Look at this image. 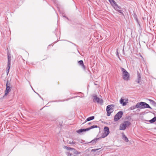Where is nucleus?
Returning a JSON list of instances; mask_svg holds the SVG:
<instances>
[{
	"label": "nucleus",
	"mask_w": 156,
	"mask_h": 156,
	"mask_svg": "<svg viewBox=\"0 0 156 156\" xmlns=\"http://www.w3.org/2000/svg\"><path fill=\"white\" fill-rule=\"evenodd\" d=\"M122 73V76L124 80H128L129 79V74L127 71L124 68L121 67Z\"/></svg>",
	"instance_id": "nucleus-1"
},
{
	"label": "nucleus",
	"mask_w": 156,
	"mask_h": 156,
	"mask_svg": "<svg viewBox=\"0 0 156 156\" xmlns=\"http://www.w3.org/2000/svg\"><path fill=\"white\" fill-rule=\"evenodd\" d=\"M136 106L138 107L140 109H144L145 108H151L148 104L145 102H140L136 104Z\"/></svg>",
	"instance_id": "nucleus-2"
},
{
	"label": "nucleus",
	"mask_w": 156,
	"mask_h": 156,
	"mask_svg": "<svg viewBox=\"0 0 156 156\" xmlns=\"http://www.w3.org/2000/svg\"><path fill=\"white\" fill-rule=\"evenodd\" d=\"M131 125V123L127 121H124L123 123L120 125L119 129L120 130H124L126 128Z\"/></svg>",
	"instance_id": "nucleus-3"
},
{
	"label": "nucleus",
	"mask_w": 156,
	"mask_h": 156,
	"mask_svg": "<svg viewBox=\"0 0 156 156\" xmlns=\"http://www.w3.org/2000/svg\"><path fill=\"white\" fill-rule=\"evenodd\" d=\"M114 105L112 104L108 105L107 106L106 110L108 116H110L111 113L113 112L114 111Z\"/></svg>",
	"instance_id": "nucleus-4"
},
{
	"label": "nucleus",
	"mask_w": 156,
	"mask_h": 156,
	"mask_svg": "<svg viewBox=\"0 0 156 156\" xmlns=\"http://www.w3.org/2000/svg\"><path fill=\"white\" fill-rule=\"evenodd\" d=\"M93 101L94 102H97L98 104H99L101 105H102L103 103V100L97 97V95L94 94L93 96Z\"/></svg>",
	"instance_id": "nucleus-5"
},
{
	"label": "nucleus",
	"mask_w": 156,
	"mask_h": 156,
	"mask_svg": "<svg viewBox=\"0 0 156 156\" xmlns=\"http://www.w3.org/2000/svg\"><path fill=\"white\" fill-rule=\"evenodd\" d=\"M104 133L102 134L101 136L100 137L101 138L105 137L109 133V128L107 126H105L104 129Z\"/></svg>",
	"instance_id": "nucleus-6"
},
{
	"label": "nucleus",
	"mask_w": 156,
	"mask_h": 156,
	"mask_svg": "<svg viewBox=\"0 0 156 156\" xmlns=\"http://www.w3.org/2000/svg\"><path fill=\"white\" fill-rule=\"evenodd\" d=\"M123 112L122 111L118 112L114 116V121L116 122L122 116Z\"/></svg>",
	"instance_id": "nucleus-7"
},
{
	"label": "nucleus",
	"mask_w": 156,
	"mask_h": 156,
	"mask_svg": "<svg viewBox=\"0 0 156 156\" xmlns=\"http://www.w3.org/2000/svg\"><path fill=\"white\" fill-rule=\"evenodd\" d=\"M113 6L115 10H116L117 11L119 12L120 13H121L122 14H123L122 11L121 10V7L119 6L116 4V3L115 4V5H114Z\"/></svg>",
	"instance_id": "nucleus-8"
},
{
	"label": "nucleus",
	"mask_w": 156,
	"mask_h": 156,
	"mask_svg": "<svg viewBox=\"0 0 156 156\" xmlns=\"http://www.w3.org/2000/svg\"><path fill=\"white\" fill-rule=\"evenodd\" d=\"M8 60L7 66L6 69V72L7 73V75L8 74L10 68L11 59H8Z\"/></svg>",
	"instance_id": "nucleus-9"
},
{
	"label": "nucleus",
	"mask_w": 156,
	"mask_h": 156,
	"mask_svg": "<svg viewBox=\"0 0 156 156\" xmlns=\"http://www.w3.org/2000/svg\"><path fill=\"white\" fill-rule=\"evenodd\" d=\"M12 87H9V86H6V89L5 91V94L3 96V98L5 96L7 95L8 94L11 90Z\"/></svg>",
	"instance_id": "nucleus-10"
},
{
	"label": "nucleus",
	"mask_w": 156,
	"mask_h": 156,
	"mask_svg": "<svg viewBox=\"0 0 156 156\" xmlns=\"http://www.w3.org/2000/svg\"><path fill=\"white\" fill-rule=\"evenodd\" d=\"M137 80H136V82L138 83H140L141 80V76L140 73L138 71H137Z\"/></svg>",
	"instance_id": "nucleus-11"
},
{
	"label": "nucleus",
	"mask_w": 156,
	"mask_h": 156,
	"mask_svg": "<svg viewBox=\"0 0 156 156\" xmlns=\"http://www.w3.org/2000/svg\"><path fill=\"white\" fill-rule=\"evenodd\" d=\"M78 63L81 66L84 70H85L86 68L83 64V62L82 60H80L78 61Z\"/></svg>",
	"instance_id": "nucleus-12"
},
{
	"label": "nucleus",
	"mask_w": 156,
	"mask_h": 156,
	"mask_svg": "<svg viewBox=\"0 0 156 156\" xmlns=\"http://www.w3.org/2000/svg\"><path fill=\"white\" fill-rule=\"evenodd\" d=\"M94 116H92L90 117L87 119L86 120L85 122H84L82 124H84L86 122H87V121H89L90 120H92L94 119Z\"/></svg>",
	"instance_id": "nucleus-13"
},
{
	"label": "nucleus",
	"mask_w": 156,
	"mask_h": 156,
	"mask_svg": "<svg viewBox=\"0 0 156 156\" xmlns=\"http://www.w3.org/2000/svg\"><path fill=\"white\" fill-rule=\"evenodd\" d=\"M101 137H100L99 138H95L94 140H92L90 143H91L93 144H95L96 143V141L99 139H101Z\"/></svg>",
	"instance_id": "nucleus-14"
},
{
	"label": "nucleus",
	"mask_w": 156,
	"mask_h": 156,
	"mask_svg": "<svg viewBox=\"0 0 156 156\" xmlns=\"http://www.w3.org/2000/svg\"><path fill=\"white\" fill-rule=\"evenodd\" d=\"M124 99L121 98L119 101L120 103L122 104L123 106H125L126 104V103L125 102H124Z\"/></svg>",
	"instance_id": "nucleus-15"
},
{
	"label": "nucleus",
	"mask_w": 156,
	"mask_h": 156,
	"mask_svg": "<svg viewBox=\"0 0 156 156\" xmlns=\"http://www.w3.org/2000/svg\"><path fill=\"white\" fill-rule=\"evenodd\" d=\"M122 139L126 142H128L129 141V140L126 136L123 133H122Z\"/></svg>",
	"instance_id": "nucleus-16"
},
{
	"label": "nucleus",
	"mask_w": 156,
	"mask_h": 156,
	"mask_svg": "<svg viewBox=\"0 0 156 156\" xmlns=\"http://www.w3.org/2000/svg\"><path fill=\"white\" fill-rule=\"evenodd\" d=\"M71 151L73 152L74 154H78L81 153V152L78 151L75 149L74 148H73Z\"/></svg>",
	"instance_id": "nucleus-17"
},
{
	"label": "nucleus",
	"mask_w": 156,
	"mask_h": 156,
	"mask_svg": "<svg viewBox=\"0 0 156 156\" xmlns=\"http://www.w3.org/2000/svg\"><path fill=\"white\" fill-rule=\"evenodd\" d=\"M86 131L85 129H81L77 130L76 132L80 134L81 133L83 132Z\"/></svg>",
	"instance_id": "nucleus-18"
},
{
	"label": "nucleus",
	"mask_w": 156,
	"mask_h": 156,
	"mask_svg": "<svg viewBox=\"0 0 156 156\" xmlns=\"http://www.w3.org/2000/svg\"><path fill=\"white\" fill-rule=\"evenodd\" d=\"M156 121V116L155 115L154 117L151 119L149 121V122L151 123H153Z\"/></svg>",
	"instance_id": "nucleus-19"
},
{
	"label": "nucleus",
	"mask_w": 156,
	"mask_h": 156,
	"mask_svg": "<svg viewBox=\"0 0 156 156\" xmlns=\"http://www.w3.org/2000/svg\"><path fill=\"white\" fill-rule=\"evenodd\" d=\"M111 4L113 6L116 3L114 0H108Z\"/></svg>",
	"instance_id": "nucleus-20"
},
{
	"label": "nucleus",
	"mask_w": 156,
	"mask_h": 156,
	"mask_svg": "<svg viewBox=\"0 0 156 156\" xmlns=\"http://www.w3.org/2000/svg\"><path fill=\"white\" fill-rule=\"evenodd\" d=\"M136 105L135 106H132L129 108V110H132L135 109L136 108H139L138 107L136 106Z\"/></svg>",
	"instance_id": "nucleus-21"
},
{
	"label": "nucleus",
	"mask_w": 156,
	"mask_h": 156,
	"mask_svg": "<svg viewBox=\"0 0 156 156\" xmlns=\"http://www.w3.org/2000/svg\"><path fill=\"white\" fill-rule=\"evenodd\" d=\"M6 86H9V87H12V85L10 82L8 80L6 82Z\"/></svg>",
	"instance_id": "nucleus-22"
},
{
	"label": "nucleus",
	"mask_w": 156,
	"mask_h": 156,
	"mask_svg": "<svg viewBox=\"0 0 156 156\" xmlns=\"http://www.w3.org/2000/svg\"><path fill=\"white\" fill-rule=\"evenodd\" d=\"M64 148L66 149L67 150H72L73 148L68 147L66 146H64L63 147Z\"/></svg>",
	"instance_id": "nucleus-23"
},
{
	"label": "nucleus",
	"mask_w": 156,
	"mask_h": 156,
	"mask_svg": "<svg viewBox=\"0 0 156 156\" xmlns=\"http://www.w3.org/2000/svg\"><path fill=\"white\" fill-rule=\"evenodd\" d=\"M99 128V126H98L97 125H93V126H91L90 127V129H93V128Z\"/></svg>",
	"instance_id": "nucleus-24"
},
{
	"label": "nucleus",
	"mask_w": 156,
	"mask_h": 156,
	"mask_svg": "<svg viewBox=\"0 0 156 156\" xmlns=\"http://www.w3.org/2000/svg\"><path fill=\"white\" fill-rule=\"evenodd\" d=\"M7 56L8 58V59L11 58V55L8 51H7Z\"/></svg>",
	"instance_id": "nucleus-25"
},
{
	"label": "nucleus",
	"mask_w": 156,
	"mask_h": 156,
	"mask_svg": "<svg viewBox=\"0 0 156 156\" xmlns=\"http://www.w3.org/2000/svg\"><path fill=\"white\" fill-rule=\"evenodd\" d=\"M100 149V148H98V149H92L91 150V151L92 152V151L95 152V151H97L98 150H99Z\"/></svg>",
	"instance_id": "nucleus-26"
},
{
	"label": "nucleus",
	"mask_w": 156,
	"mask_h": 156,
	"mask_svg": "<svg viewBox=\"0 0 156 156\" xmlns=\"http://www.w3.org/2000/svg\"><path fill=\"white\" fill-rule=\"evenodd\" d=\"M147 99L148 100V101H150V103H151V102H153V103H155V101H153V100H152L151 99Z\"/></svg>",
	"instance_id": "nucleus-27"
},
{
	"label": "nucleus",
	"mask_w": 156,
	"mask_h": 156,
	"mask_svg": "<svg viewBox=\"0 0 156 156\" xmlns=\"http://www.w3.org/2000/svg\"><path fill=\"white\" fill-rule=\"evenodd\" d=\"M69 144H76V142H74V141H72V142H69Z\"/></svg>",
	"instance_id": "nucleus-28"
},
{
	"label": "nucleus",
	"mask_w": 156,
	"mask_h": 156,
	"mask_svg": "<svg viewBox=\"0 0 156 156\" xmlns=\"http://www.w3.org/2000/svg\"><path fill=\"white\" fill-rule=\"evenodd\" d=\"M116 54V55L118 56V57L119 58H120V57H119V53H118V49H117V50Z\"/></svg>",
	"instance_id": "nucleus-29"
},
{
	"label": "nucleus",
	"mask_w": 156,
	"mask_h": 156,
	"mask_svg": "<svg viewBox=\"0 0 156 156\" xmlns=\"http://www.w3.org/2000/svg\"><path fill=\"white\" fill-rule=\"evenodd\" d=\"M68 155L71 156L72 155V154L71 153L69 152H68L67 154Z\"/></svg>",
	"instance_id": "nucleus-30"
},
{
	"label": "nucleus",
	"mask_w": 156,
	"mask_h": 156,
	"mask_svg": "<svg viewBox=\"0 0 156 156\" xmlns=\"http://www.w3.org/2000/svg\"><path fill=\"white\" fill-rule=\"evenodd\" d=\"M85 129L86 131H89L90 130V127H89V128H87Z\"/></svg>",
	"instance_id": "nucleus-31"
},
{
	"label": "nucleus",
	"mask_w": 156,
	"mask_h": 156,
	"mask_svg": "<svg viewBox=\"0 0 156 156\" xmlns=\"http://www.w3.org/2000/svg\"><path fill=\"white\" fill-rule=\"evenodd\" d=\"M91 124V122H89L88 123V125H90Z\"/></svg>",
	"instance_id": "nucleus-32"
},
{
	"label": "nucleus",
	"mask_w": 156,
	"mask_h": 156,
	"mask_svg": "<svg viewBox=\"0 0 156 156\" xmlns=\"http://www.w3.org/2000/svg\"><path fill=\"white\" fill-rule=\"evenodd\" d=\"M151 104H155L156 103H153V102H151Z\"/></svg>",
	"instance_id": "nucleus-33"
},
{
	"label": "nucleus",
	"mask_w": 156,
	"mask_h": 156,
	"mask_svg": "<svg viewBox=\"0 0 156 156\" xmlns=\"http://www.w3.org/2000/svg\"><path fill=\"white\" fill-rule=\"evenodd\" d=\"M140 57H141L142 58H143V57L142 56V55H140Z\"/></svg>",
	"instance_id": "nucleus-34"
},
{
	"label": "nucleus",
	"mask_w": 156,
	"mask_h": 156,
	"mask_svg": "<svg viewBox=\"0 0 156 156\" xmlns=\"http://www.w3.org/2000/svg\"><path fill=\"white\" fill-rule=\"evenodd\" d=\"M136 20L137 21V22L138 23V20L137 19H136Z\"/></svg>",
	"instance_id": "nucleus-35"
},
{
	"label": "nucleus",
	"mask_w": 156,
	"mask_h": 156,
	"mask_svg": "<svg viewBox=\"0 0 156 156\" xmlns=\"http://www.w3.org/2000/svg\"><path fill=\"white\" fill-rule=\"evenodd\" d=\"M100 151H99L98 152H100Z\"/></svg>",
	"instance_id": "nucleus-36"
},
{
	"label": "nucleus",
	"mask_w": 156,
	"mask_h": 156,
	"mask_svg": "<svg viewBox=\"0 0 156 156\" xmlns=\"http://www.w3.org/2000/svg\"><path fill=\"white\" fill-rule=\"evenodd\" d=\"M37 94L38 95L40 96L39 95V94H38L37 93Z\"/></svg>",
	"instance_id": "nucleus-37"
}]
</instances>
